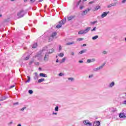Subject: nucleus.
Wrapping results in <instances>:
<instances>
[{
	"mask_svg": "<svg viewBox=\"0 0 126 126\" xmlns=\"http://www.w3.org/2000/svg\"><path fill=\"white\" fill-rule=\"evenodd\" d=\"M39 76H41V77H48L47 74L42 73H40Z\"/></svg>",
	"mask_w": 126,
	"mask_h": 126,
	"instance_id": "f8f14e48",
	"label": "nucleus"
},
{
	"mask_svg": "<svg viewBox=\"0 0 126 126\" xmlns=\"http://www.w3.org/2000/svg\"><path fill=\"white\" fill-rule=\"evenodd\" d=\"M104 66H105V64H103L102 65L99 66L98 67V69H99V70L100 69H102V68H103V67H104Z\"/></svg>",
	"mask_w": 126,
	"mask_h": 126,
	"instance_id": "393cba45",
	"label": "nucleus"
},
{
	"mask_svg": "<svg viewBox=\"0 0 126 126\" xmlns=\"http://www.w3.org/2000/svg\"><path fill=\"white\" fill-rule=\"evenodd\" d=\"M110 12H104L101 14V18H104V17H106L107 15H108V13H109Z\"/></svg>",
	"mask_w": 126,
	"mask_h": 126,
	"instance_id": "423d86ee",
	"label": "nucleus"
},
{
	"mask_svg": "<svg viewBox=\"0 0 126 126\" xmlns=\"http://www.w3.org/2000/svg\"><path fill=\"white\" fill-rule=\"evenodd\" d=\"M63 56H64V54H63V53H59L58 56H56V58H58V57H60V58H63Z\"/></svg>",
	"mask_w": 126,
	"mask_h": 126,
	"instance_id": "ddd939ff",
	"label": "nucleus"
},
{
	"mask_svg": "<svg viewBox=\"0 0 126 126\" xmlns=\"http://www.w3.org/2000/svg\"><path fill=\"white\" fill-rule=\"evenodd\" d=\"M63 26H62V25H58L56 26V28H57L58 29H59V28H61Z\"/></svg>",
	"mask_w": 126,
	"mask_h": 126,
	"instance_id": "2f4dec72",
	"label": "nucleus"
},
{
	"mask_svg": "<svg viewBox=\"0 0 126 126\" xmlns=\"http://www.w3.org/2000/svg\"><path fill=\"white\" fill-rule=\"evenodd\" d=\"M114 1H117V0H113Z\"/></svg>",
	"mask_w": 126,
	"mask_h": 126,
	"instance_id": "338daca9",
	"label": "nucleus"
},
{
	"mask_svg": "<svg viewBox=\"0 0 126 126\" xmlns=\"http://www.w3.org/2000/svg\"><path fill=\"white\" fill-rule=\"evenodd\" d=\"M91 30V27H88L86 28L85 30H80L78 32V35H83V34H87L89 31Z\"/></svg>",
	"mask_w": 126,
	"mask_h": 126,
	"instance_id": "f257e3e1",
	"label": "nucleus"
},
{
	"mask_svg": "<svg viewBox=\"0 0 126 126\" xmlns=\"http://www.w3.org/2000/svg\"><path fill=\"white\" fill-rule=\"evenodd\" d=\"M63 75H64V74L63 73H60L59 74V76H63Z\"/></svg>",
	"mask_w": 126,
	"mask_h": 126,
	"instance_id": "f704fd0d",
	"label": "nucleus"
},
{
	"mask_svg": "<svg viewBox=\"0 0 126 126\" xmlns=\"http://www.w3.org/2000/svg\"><path fill=\"white\" fill-rule=\"evenodd\" d=\"M119 117L120 118H126V116L125 113H120L119 114Z\"/></svg>",
	"mask_w": 126,
	"mask_h": 126,
	"instance_id": "4468645a",
	"label": "nucleus"
},
{
	"mask_svg": "<svg viewBox=\"0 0 126 126\" xmlns=\"http://www.w3.org/2000/svg\"><path fill=\"white\" fill-rule=\"evenodd\" d=\"M89 3H90V4L94 3V1H90V2H89Z\"/></svg>",
	"mask_w": 126,
	"mask_h": 126,
	"instance_id": "8fccbe9b",
	"label": "nucleus"
},
{
	"mask_svg": "<svg viewBox=\"0 0 126 126\" xmlns=\"http://www.w3.org/2000/svg\"><path fill=\"white\" fill-rule=\"evenodd\" d=\"M111 4V6H116V5H117V3H112Z\"/></svg>",
	"mask_w": 126,
	"mask_h": 126,
	"instance_id": "72a5a7b5",
	"label": "nucleus"
},
{
	"mask_svg": "<svg viewBox=\"0 0 126 126\" xmlns=\"http://www.w3.org/2000/svg\"><path fill=\"white\" fill-rule=\"evenodd\" d=\"M83 123L85 126H92V123H91L90 122H89V120H84L83 122Z\"/></svg>",
	"mask_w": 126,
	"mask_h": 126,
	"instance_id": "20e7f679",
	"label": "nucleus"
},
{
	"mask_svg": "<svg viewBox=\"0 0 126 126\" xmlns=\"http://www.w3.org/2000/svg\"><path fill=\"white\" fill-rule=\"evenodd\" d=\"M59 51H62V50H63V48H62L61 45H59Z\"/></svg>",
	"mask_w": 126,
	"mask_h": 126,
	"instance_id": "4c0bfd02",
	"label": "nucleus"
},
{
	"mask_svg": "<svg viewBox=\"0 0 126 126\" xmlns=\"http://www.w3.org/2000/svg\"><path fill=\"white\" fill-rule=\"evenodd\" d=\"M44 61H48V54H46L44 57Z\"/></svg>",
	"mask_w": 126,
	"mask_h": 126,
	"instance_id": "a878e982",
	"label": "nucleus"
},
{
	"mask_svg": "<svg viewBox=\"0 0 126 126\" xmlns=\"http://www.w3.org/2000/svg\"><path fill=\"white\" fill-rule=\"evenodd\" d=\"M112 6L111 4H110L107 5L108 8H110V7H112Z\"/></svg>",
	"mask_w": 126,
	"mask_h": 126,
	"instance_id": "79ce46f5",
	"label": "nucleus"
},
{
	"mask_svg": "<svg viewBox=\"0 0 126 126\" xmlns=\"http://www.w3.org/2000/svg\"><path fill=\"white\" fill-rule=\"evenodd\" d=\"M126 0H122V3H126Z\"/></svg>",
	"mask_w": 126,
	"mask_h": 126,
	"instance_id": "a18cd8bd",
	"label": "nucleus"
},
{
	"mask_svg": "<svg viewBox=\"0 0 126 126\" xmlns=\"http://www.w3.org/2000/svg\"><path fill=\"white\" fill-rule=\"evenodd\" d=\"M27 77H28V80H27V81L26 82V83H27V82H30V80H31V78H30V76H28Z\"/></svg>",
	"mask_w": 126,
	"mask_h": 126,
	"instance_id": "bb28decb",
	"label": "nucleus"
},
{
	"mask_svg": "<svg viewBox=\"0 0 126 126\" xmlns=\"http://www.w3.org/2000/svg\"><path fill=\"white\" fill-rule=\"evenodd\" d=\"M6 99H7V97L3 96L1 98H0V101H4V100H6Z\"/></svg>",
	"mask_w": 126,
	"mask_h": 126,
	"instance_id": "dca6fc26",
	"label": "nucleus"
},
{
	"mask_svg": "<svg viewBox=\"0 0 126 126\" xmlns=\"http://www.w3.org/2000/svg\"><path fill=\"white\" fill-rule=\"evenodd\" d=\"M73 18H74V16H70L67 18V19L68 20V21L72 20V19H73Z\"/></svg>",
	"mask_w": 126,
	"mask_h": 126,
	"instance_id": "f3484780",
	"label": "nucleus"
},
{
	"mask_svg": "<svg viewBox=\"0 0 126 126\" xmlns=\"http://www.w3.org/2000/svg\"><path fill=\"white\" fill-rule=\"evenodd\" d=\"M64 62H65V58H63L62 60V62H61V63H64Z\"/></svg>",
	"mask_w": 126,
	"mask_h": 126,
	"instance_id": "ea45409f",
	"label": "nucleus"
},
{
	"mask_svg": "<svg viewBox=\"0 0 126 126\" xmlns=\"http://www.w3.org/2000/svg\"><path fill=\"white\" fill-rule=\"evenodd\" d=\"M102 54L103 55H106V54H108V52H107V51H104L102 52Z\"/></svg>",
	"mask_w": 126,
	"mask_h": 126,
	"instance_id": "c9c22d12",
	"label": "nucleus"
},
{
	"mask_svg": "<svg viewBox=\"0 0 126 126\" xmlns=\"http://www.w3.org/2000/svg\"><path fill=\"white\" fill-rule=\"evenodd\" d=\"M113 86H115V82H112L109 85V87L110 88H112V87H113Z\"/></svg>",
	"mask_w": 126,
	"mask_h": 126,
	"instance_id": "9b49d317",
	"label": "nucleus"
},
{
	"mask_svg": "<svg viewBox=\"0 0 126 126\" xmlns=\"http://www.w3.org/2000/svg\"><path fill=\"white\" fill-rule=\"evenodd\" d=\"M1 16H2V15L0 14V17H1Z\"/></svg>",
	"mask_w": 126,
	"mask_h": 126,
	"instance_id": "0e129e2a",
	"label": "nucleus"
},
{
	"mask_svg": "<svg viewBox=\"0 0 126 126\" xmlns=\"http://www.w3.org/2000/svg\"><path fill=\"white\" fill-rule=\"evenodd\" d=\"M86 46V44H83V46Z\"/></svg>",
	"mask_w": 126,
	"mask_h": 126,
	"instance_id": "69168bd1",
	"label": "nucleus"
},
{
	"mask_svg": "<svg viewBox=\"0 0 126 126\" xmlns=\"http://www.w3.org/2000/svg\"><path fill=\"white\" fill-rule=\"evenodd\" d=\"M68 80H69V81H70L71 82H72V81H74V78L72 77L68 78Z\"/></svg>",
	"mask_w": 126,
	"mask_h": 126,
	"instance_id": "412c9836",
	"label": "nucleus"
},
{
	"mask_svg": "<svg viewBox=\"0 0 126 126\" xmlns=\"http://www.w3.org/2000/svg\"><path fill=\"white\" fill-rule=\"evenodd\" d=\"M98 38H99V36L98 35H95L92 37V40H97V39H98Z\"/></svg>",
	"mask_w": 126,
	"mask_h": 126,
	"instance_id": "4be33fe9",
	"label": "nucleus"
},
{
	"mask_svg": "<svg viewBox=\"0 0 126 126\" xmlns=\"http://www.w3.org/2000/svg\"><path fill=\"white\" fill-rule=\"evenodd\" d=\"M56 36H57V32H54L52 34L51 36L50 37V39L51 38L52 40H53V38H55V37H56Z\"/></svg>",
	"mask_w": 126,
	"mask_h": 126,
	"instance_id": "1a4fd4ad",
	"label": "nucleus"
},
{
	"mask_svg": "<svg viewBox=\"0 0 126 126\" xmlns=\"http://www.w3.org/2000/svg\"><path fill=\"white\" fill-rule=\"evenodd\" d=\"M93 31H96V27H94L93 29L91 30L92 32H93Z\"/></svg>",
	"mask_w": 126,
	"mask_h": 126,
	"instance_id": "a19ab883",
	"label": "nucleus"
},
{
	"mask_svg": "<svg viewBox=\"0 0 126 126\" xmlns=\"http://www.w3.org/2000/svg\"><path fill=\"white\" fill-rule=\"evenodd\" d=\"M12 124H13V121H11L10 122H9L7 125L8 126H11L12 125Z\"/></svg>",
	"mask_w": 126,
	"mask_h": 126,
	"instance_id": "c756f323",
	"label": "nucleus"
},
{
	"mask_svg": "<svg viewBox=\"0 0 126 126\" xmlns=\"http://www.w3.org/2000/svg\"><path fill=\"white\" fill-rule=\"evenodd\" d=\"M84 8V6H80V9H83Z\"/></svg>",
	"mask_w": 126,
	"mask_h": 126,
	"instance_id": "c03bdc74",
	"label": "nucleus"
},
{
	"mask_svg": "<svg viewBox=\"0 0 126 126\" xmlns=\"http://www.w3.org/2000/svg\"><path fill=\"white\" fill-rule=\"evenodd\" d=\"M31 2H34L35 0H30Z\"/></svg>",
	"mask_w": 126,
	"mask_h": 126,
	"instance_id": "864d4df0",
	"label": "nucleus"
},
{
	"mask_svg": "<svg viewBox=\"0 0 126 126\" xmlns=\"http://www.w3.org/2000/svg\"><path fill=\"white\" fill-rule=\"evenodd\" d=\"M87 63H91V59H88L87 60Z\"/></svg>",
	"mask_w": 126,
	"mask_h": 126,
	"instance_id": "58836bf2",
	"label": "nucleus"
},
{
	"mask_svg": "<svg viewBox=\"0 0 126 126\" xmlns=\"http://www.w3.org/2000/svg\"><path fill=\"white\" fill-rule=\"evenodd\" d=\"M123 104H124V105H126V100L123 101Z\"/></svg>",
	"mask_w": 126,
	"mask_h": 126,
	"instance_id": "de8ad7c7",
	"label": "nucleus"
},
{
	"mask_svg": "<svg viewBox=\"0 0 126 126\" xmlns=\"http://www.w3.org/2000/svg\"><path fill=\"white\" fill-rule=\"evenodd\" d=\"M15 0H10L11 1H14Z\"/></svg>",
	"mask_w": 126,
	"mask_h": 126,
	"instance_id": "e2e57ef3",
	"label": "nucleus"
},
{
	"mask_svg": "<svg viewBox=\"0 0 126 126\" xmlns=\"http://www.w3.org/2000/svg\"><path fill=\"white\" fill-rule=\"evenodd\" d=\"M24 2H27V0H24Z\"/></svg>",
	"mask_w": 126,
	"mask_h": 126,
	"instance_id": "052dcab7",
	"label": "nucleus"
},
{
	"mask_svg": "<svg viewBox=\"0 0 126 126\" xmlns=\"http://www.w3.org/2000/svg\"><path fill=\"white\" fill-rule=\"evenodd\" d=\"M29 58H30V57L29 56V55H28L26 57H24V61H27L29 60Z\"/></svg>",
	"mask_w": 126,
	"mask_h": 126,
	"instance_id": "b1692460",
	"label": "nucleus"
},
{
	"mask_svg": "<svg viewBox=\"0 0 126 126\" xmlns=\"http://www.w3.org/2000/svg\"><path fill=\"white\" fill-rule=\"evenodd\" d=\"M52 115H55V116H57V115H58V113L57 112H53Z\"/></svg>",
	"mask_w": 126,
	"mask_h": 126,
	"instance_id": "49530a36",
	"label": "nucleus"
},
{
	"mask_svg": "<svg viewBox=\"0 0 126 126\" xmlns=\"http://www.w3.org/2000/svg\"><path fill=\"white\" fill-rule=\"evenodd\" d=\"M56 63H59V59H57V60H56Z\"/></svg>",
	"mask_w": 126,
	"mask_h": 126,
	"instance_id": "13d9d810",
	"label": "nucleus"
},
{
	"mask_svg": "<svg viewBox=\"0 0 126 126\" xmlns=\"http://www.w3.org/2000/svg\"><path fill=\"white\" fill-rule=\"evenodd\" d=\"M100 126V122L96 121L94 122L93 124V126Z\"/></svg>",
	"mask_w": 126,
	"mask_h": 126,
	"instance_id": "0eeeda50",
	"label": "nucleus"
},
{
	"mask_svg": "<svg viewBox=\"0 0 126 126\" xmlns=\"http://www.w3.org/2000/svg\"><path fill=\"white\" fill-rule=\"evenodd\" d=\"M55 52V49L52 48L51 49L48 50V51L46 53L47 54H53Z\"/></svg>",
	"mask_w": 126,
	"mask_h": 126,
	"instance_id": "6e6552de",
	"label": "nucleus"
},
{
	"mask_svg": "<svg viewBox=\"0 0 126 126\" xmlns=\"http://www.w3.org/2000/svg\"><path fill=\"white\" fill-rule=\"evenodd\" d=\"M17 126H21V124H19L17 125Z\"/></svg>",
	"mask_w": 126,
	"mask_h": 126,
	"instance_id": "bf43d9fd",
	"label": "nucleus"
},
{
	"mask_svg": "<svg viewBox=\"0 0 126 126\" xmlns=\"http://www.w3.org/2000/svg\"><path fill=\"white\" fill-rule=\"evenodd\" d=\"M73 44H74V42L72 41V42H68V43H67L66 44V45L67 46H69V45H73Z\"/></svg>",
	"mask_w": 126,
	"mask_h": 126,
	"instance_id": "5701e85b",
	"label": "nucleus"
},
{
	"mask_svg": "<svg viewBox=\"0 0 126 126\" xmlns=\"http://www.w3.org/2000/svg\"><path fill=\"white\" fill-rule=\"evenodd\" d=\"M94 71H98V70H100L99 69V67H97V68H94Z\"/></svg>",
	"mask_w": 126,
	"mask_h": 126,
	"instance_id": "473e14b6",
	"label": "nucleus"
},
{
	"mask_svg": "<svg viewBox=\"0 0 126 126\" xmlns=\"http://www.w3.org/2000/svg\"><path fill=\"white\" fill-rule=\"evenodd\" d=\"M100 8H101V6H100L99 5H97L94 7V10H98L100 9Z\"/></svg>",
	"mask_w": 126,
	"mask_h": 126,
	"instance_id": "aec40b11",
	"label": "nucleus"
},
{
	"mask_svg": "<svg viewBox=\"0 0 126 126\" xmlns=\"http://www.w3.org/2000/svg\"><path fill=\"white\" fill-rule=\"evenodd\" d=\"M71 56H74V52H71Z\"/></svg>",
	"mask_w": 126,
	"mask_h": 126,
	"instance_id": "09e8293b",
	"label": "nucleus"
},
{
	"mask_svg": "<svg viewBox=\"0 0 126 126\" xmlns=\"http://www.w3.org/2000/svg\"><path fill=\"white\" fill-rule=\"evenodd\" d=\"M79 63H83V61H79Z\"/></svg>",
	"mask_w": 126,
	"mask_h": 126,
	"instance_id": "6e6d98bb",
	"label": "nucleus"
},
{
	"mask_svg": "<svg viewBox=\"0 0 126 126\" xmlns=\"http://www.w3.org/2000/svg\"><path fill=\"white\" fill-rule=\"evenodd\" d=\"M54 110H55V112H59V106L55 107Z\"/></svg>",
	"mask_w": 126,
	"mask_h": 126,
	"instance_id": "c85d7f7f",
	"label": "nucleus"
},
{
	"mask_svg": "<svg viewBox=\"0 0 126 126\" xmlns=\"http://www.w3.org/2000/svg\"><path fill=\"white\" fill-rule=\"evenodd\" d=\"M87 50L86 49H84L83 50H81L79 54H80V55H82V54H84V53H86V51Z\"/></svg>",
	"mask_w": 126,
	"mask_h": 126,
	"instance_id": "2eb2a0df",
	"label": "nucleus"
},
{
	"mask_svg": "<svg viewBox=\"0 0 126 126\" xmlns=\"http://www.w3.org/2000/svg\"><path fill=\"white\" fill-rule=\"evenodd\" d=\"M34 75H35V77H34V79H35V80H36V79H38V78H39V76H38V73H34Z\"/></svg>",
	"mask_w": 126,
	"mask_h": 126,
	"instance_id": "a211bd4d",
	"label": "nucleus"
},
{
	"mask_svg": "<svg viewBox=\"0 0 126 126\" xmlns=\"http://www.w3.org/2000/svg\"><path fill=\"white\" fill-rule=\"evenodd\" d=\"M29 63L30 64H32V63H33V61H31Z\"/></svg>",
	"mask_w": 126,
	"mask_h": 126,
	"instance_id": "5fc2aeb1",
	"label": "nucleus"
},
{
	"mask_svg": "<svg viewBox=\"0 0 126 126\" xmlns=\"http://www.w3.org/2000/svg\"><path fill=\"white\" fill-rule=\"evenodd\" d=\"M93 62H95V59H92L91 62H92V63H93Z\"/></svg>",
	"mask_w": 126,
	"mask_h": 126,
	"instance_id": "3c124183",
	"label": "nucleus"
},
{
	"mask_svg": "<svg viewBox=\"0 0 126 126\" xmlns=\"http://www.w3.org/2000/svg\"><path fill=\"white\" fill-rule=\"evenodd\" d=\"M24 11L21 10L18 13L17 16H18L19 18H20V17H23V16H24Z\"/></svg>",
	"mask_w": 126,
	"mask_h": 126,
	"instance_id": "39448f33",
	"label": "nucleus"
},
{
	"mask_svg": "<svg viewBox=\"0 0 126 126\" xmlns=\"http://www.w3.org/2000/svg\"><path fill=\"white\" fill-rule=\"evenodd\" d=\"M37 48V43L34 44L33 45V46H32V48H33V49H35V48Z\"/></svg>",
	"mask_w": 126,
	"mask_h": 126,
	"instance_id": "7c9ffc66",
	"label": "nucleus"
},
{
	"mask_svg": "<svg viewBox=\"0 0 126 126\" xmlns=\"http://www.w3.org/2000/svg\"><path fill=\"white\" fill-rule=\"evenodd\" d=\"M41 1H43V0H39V2H41Z\"/></svg>",
	"mask_w": 126,
	"mask_h": 126,
	"instance_id": "680f3d73",
	"label": "nucleus"
},
{
	"mask_svg": "<svg viewBox=\"0 0 126 126\" xmlns=\"http://www.w3.org/2000/svg\"><path fill=\"white\" fill-rule=\"evenodd\" d=\"M29 94H33V91L30 90L29 91Z\"/></svg>",
	"mask_w": 126,
	"mask_h": 126,
	"instance_id": "e433bc0d",
	"label": "nucleus"
},
{
	"mask_svg": "<svg viewBox=\"0 0 126 126\" xmlns=\"http://www.w3.org/2000/svg\"><path fill=\"white\" fill-rule=\"evenodd\" d=\"M44 80H45V79L41 78V79H39L38 80L37 82H38V83H41V82H44Z\"/></svg>",
	"mask_w": 126,
	"mask_h": 126,
	"instance_id": "6ab92c4d",
	"label": "nucleus"
},
{
	"mask_svg": "<svg viewBox=\"0 0 126 126\" xmlns=\"http://www.w3.org/2000/svg\"><path fill=\"white\" fill-rule=\"evenodd\" d=\"M125 42H126V38H125Z\"/></svg>",
	"mask_w": 126,
	"mask_h": 126,
	"instance_id": "774afa93",
	"label": "nucleus"
},
{
	"mask_svg": "<svg viewBox=\"0 0 126 126\" xmlns=\"http://www.w3.org/2000/svg\"><path fill=\"white\" fill-rule=\"evenodd\" d=\"M45 51H44V50H43L42 51H41L39 53V54H38L36 57L37 58H42V57H43V56H44V54H45Z\"/></svg>",
	"mask_w": 126,
	"mask_h": 126,
	"instance_id": "7ed1b4c3",
	"label": "nucleus"
},
{
	"mask_svg": "<svg viewBox=\"0 0 126 126\" xmlns=\"http://www.w3.org/2000/svg\"><path fill=\"white\" fill-rule=\"evenodd\" d=\"M25 109H26V107H23V108H22L21 109V111H24L25 110Z\"/></svg>",
	"mask_w": 126,
	"mask_h": 126,
	"instance_id": "37998d69",
	"label": "nucleus"
},
{
	"mask_svg": "<svg viewBox=\"0 0 126 126\" xmlns=\"http://www.w3.org/2000/svg\"><path fill=\"white\" fill-rule=\"evenodd\" d=\"M15 85H12V86L10 87V88H13V87H15Z\"/></svg>",
	"mask_w": 126,
	"mask_h": 126,
	"instance_id": "603ef678",
	"label": "nucleus"
},
{
	"mask_svg": "<svg viewBox=\"0 0 126 126\" xmlns=\"http://www.w3.org/2000/svg\"><path fill=\"white\" fill-rule=\"evenodd\" d=\"M90 10H91V9H90V8H88V9L85 10L84 11L82 12L81 16H84L85 15H86L87 14V13H88V12H89V11H90Z\"/></svg>",
	"mask_w": 126,
	"mask_h": 126,
	"instance_id": "f03ea898",
	"label": "nucleus"
},
{
	"mask_svg": "<svg viewBox=\"0 0 126 126\" xmlns=\"http://www.w3.org/2000/svg\"><path fill=\"white\" fill-rule=\"evenodd\" d=\"M83 40H84V38H78L77 39V41H78L79 42H80V41H83Z\"/></svg>",
	"mask_w": 126,
	"mask_h": 126,
	"instance_id": "cd10ccee",
	"label": "nucleus"
},
{
	"mask_svg": "<svg viewBox=\"0 0 126 126\" xmlns=\"http://www.w3.org/2000/svg\"><path fill=\"white\" fill-rule=\"evenodd\" d=\"M13 105H18V102L14 103Z\"/></svg>",
	"mask_w": 126,
	"mask_h": 126,
	"instance_id": "4d7b16f0",
	"label": "nucleus"
},
{
	"mask_svg": "<svg viewBox=\"0 0 126 126\" xmlns=\"http://www.w3.org/2000/svg\"><path fill=\"white\" fill-rule=\"evenodd\" d=\"M66 19H65L64 20H62L61 21L59 22V24L60 25H63L65 23Z\"/></svg>",
	"mask_w": 126,
	"mask_h": 126,
	"instance_id": "9d476101",
	"label": "nucleus"
}]
</instances>
